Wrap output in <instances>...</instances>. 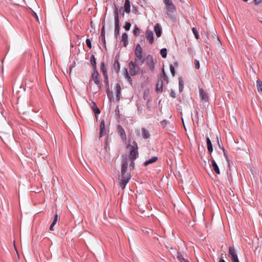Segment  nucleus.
I'll use <instances>...</instances> for the list:
<instances>
[{
	"label": "nucleus",
	"mask_w": 262,
	"mask_h": 262,
	"mask_svg": "<svg viewBox=\"0 0 262 262\" xmlns=\"http://www.w3.org/2000/svg\"><path fill=\"white\" fill-rule=\"evenodd\" d=\"M127 166L128 163L127 159L125 157L122 160L121 169V176L119 178V180L120 181L119 187L121 188L122 190H123L125 188L126 184L128 183L131 178L130 172H127Z\"/></svg>",
	"instance_id": "1"
},
{
	"label": "nucleus",
	"mask_w": 262,
	"mask_h": 262,
	"mask_svg": "<svg viewBox=\"0 0 262 262\" xmlns=\"http://www.w3.org/2000/svg\"><path fill=\"white\" fill-rule=\"evenodd\" d=\"M129 147V158L131 161H134L139 156L138 144L136 141H133L132 145Z\"/></svg>",
	"instance_id": "2"
},
{
	"label": "nucleus",
	"mask_w": 262,
	"mask_h": 262,
	"mask_svg": "<svg viewBox=\"0 0 262 262\" xmlns=\"http://www.w3.org/2000/svg\"><path fill=\"white\" fill-rule=\"evenodd\" d=\"M135 60L136 62L139 64H142L145 61V58L142 55V50L140 45H138L135 51Z\"/></svg>",
	"instance_id": "3"
},
{
	"label": "nucleus",
	"mask_w": 262,
	"mask_h": 262,
	"mask_svg": "<svg viewBox=\"0 0 262 262\" xmlns=\"http://www.w3.org/2000/svg\"><path fill=\"white\" fill-rule=\"evenodd\" d=\"M164 4L166 5L165 13L167 15H170L176 11V8L171 0H164Z\"/></svg>",
	"instance_id": "4"
},
{
	"label": "nucleus",
	"mask_w": 262,
	"mask_h": 262,
	"mask_svg": "<svg viewBox=\"0 0 262 262\" xmlns=\"http://www.w3.org/2000/svg\"><path fill=\"white\" fill-rule=\"evenodd\" d=\"M129 73L132 76H134L137 74L140 70L139 67L137 64L130 61L129 63Z\"/></svg>",
	"instance_id": "5"
},
{
	"label": "nucleus",
	"mask_w": 262,
	"mask_h": 262,
	"mask_svg": "<svg viewBox=\"0 0 262 262\" xmlns=\"http://www.w3.org/2000/svg\"><path fill=\"white\" fill-rule=\"evenodd\" d=\"M91 77L94 83L98 85L99 88L101 87L100 81V75L97 70H94L92 73Z\"/></svg>",
	"instance_id": "6"
},
{
	"label": "nucleus",
	"mask_w": 262,
	"mask_h": 262,
	"mask_svg": "<svg viewBox=\"0 0 262 262\" xmlns=\"http://www.w3.org/2000/svg\"><path fill=\"white\" fill-rule=\"evenodd\" d=\"M200 96L203 102H208L209 100L208 94L203 89H199Z\"/></svg>",
	"instance_id": "7"
},
{
	"label": "nucleus",
	"mask_w": 262,
	"mask_h": 262,
	"mask_svg": "<svg viewBox=\"0 0 262 262\" xmlns=\"http://www.w3.org/2000/svg\"><path fill=\"white\" fill-rule=\"evenodd\" d=\"M118 133L120 136L121 138L124 140H126V136L125 134V132L123 128L120 125L118 126Z\"/></svg>",
	"instance_id": "8"
},
{
	"label": "nucleus",
	"mask_w": 262,
	"mask_h": 262,
	"mask_svg": "<svg viewBox=\"0 0 262 262\" xmlns=\"http://www.w3.org/2000/svg\"><path fill=\"white\" fill-rule=\"evenodd\" d=\"M106 133V129L105 127V122L104 120H102L100 124V133L99 137H102Z\"/></svg>",
	"instance_id": "9"
},
{
	"label": "nucleus",
	"mask_w": 262,
	"mask_h": 262,
	"mask_svg": "<svg viewBox=\"0 0 262 262\" xmlns=\"http://www.w3.org/2000/svg\"><path fill=\"white\" fill-rule=\"evenodd\" d=\"M146 36L150 44L154 42V34L150 30H147L146 31Z\"/></svg>",
	"instance_id": "10"
},
{
	"label": "nucleus",
	"mask_w": 262,
	"mask_h": 262,
	"mask_svg": "<svg viewBox=\"0 0 262 262\" xmlns=\"http://www.w3.org/2000/svg\"><path fill=\"white\" fill-rule=\"evenodd\" d=\"M211 161L213 169L214 171H215V172L216 174H220V169H219V166L217 165L216 162L215 161V160L213 159H212L211 160Z\"/></svg>",
	"instance_id": "11"
},
{
	"label": "nucleus",
	"mask_w": 262,
	"mask_h": 262,
	"mask_svg": "<svg viewBox=\"0 0 262 262\" xmlns=\"http://www.w3.org/2000/svg\"><path fill=\"white\" fill-rule=\"evenodd\" d=\"M206 143H207L208 151L209 152L210 155H211V153L213 151V147H212V145L211 140H210L209 137L206 138Z\"/></svg>",
	"instance_id": "12"
},
{
	"label": "nucleus",
	"mask_w": 262,
	"mask_h": 262,
	"mask_svg": "<svg viewBox=\"0 0 262 262\" xmlns=\"http://www.w3.org/2000/svg\"><path fill=\"white\" fill-rule=\"evenodd\" d=\"M157 160H158V157L156 156H154V157H151V159L145 161L144 162L143 165H144V166H146L149 164H151L153 163L156 162Z\"/></svg>",
	"instance_id": "13"
},
{
	"label": "nucleus",
	"mask_w": 262,
	"mask_h": 262,
	"mask_svg": "<svg viewBox=\"0 0 262 262\" xmlns=\"http://www.w3.org/2000/svg\"><path fill=\"white\" fill-rule=\"evenodd\" d=\"M130 3L129 0H125L124 5V11L127 13H129L130 12Z\"/></svg>",
	"instance_id": "14"
},
{
	"label": "nucleus",
	"mask_w": 262,
	"mask_h": 262,
	"mask_svg": "<svg viewBox=\"0 0 262 262\" xmlns=\"http://www.w3.org/2000/svg\"><path fill=\"white\" fill-rule=\"evenodd\" d=\"M59 217L58 216V214L57 213H56L55 214L54 220L50 227V230H51V231L54 230V226L56 224V223H57V221L59 220Z\"/></svg>",
	"instance_id": "15"
},
{
	"label": "nucleus",
	"mask_w": 262,
	"mask_h": 262,
	"mask_svg": "<svg viewBox=\"0 0 262 262\" xmlns=\"http://www.w3.org/2000/svg\"><path fill=\"white\" fill-rule=\"evenodd\" d=\"M121 42L123 43V46L126 47L128 43V35L126 33L122 34Z\"/></svg>",
	"instance_id": "16"
},
{
	"label": "nucleus",
	"mask_w": 262,
	"mask_h": 262,
	"mask_svg": "<svg viewBox=\"0 0 262 262\" xmlns=\"http://www.w3.org/2000/svg\"><path fill=\"white\" fill-rule=\"evenodd\" d=\"M91 107L95 115H98L100 113L99 108L97 107L95 103L92 102Z\"/></svg>",
	"instance_id": "17"
},
{
	"label": "nucleus",
	"mask_w": 262,
	"mask_h": 262,
	"mask_svg": "<svg viewBox=\"0 0 262 262\" xmlns=\"http://www.w3.org/2000/svg\"><path fill=\"white\" fill-rule=\"evenodd\" d=\"M121 86H120V84L117 83L116 85L115 91L116 93L117 99L118 100H119L120 99V93H121Z\"/></svg>",
	"instance_id": "18"
},
{
	"label": "nucleus",
	"mask_w": 262,
	"mask_h": 262,
	"mask_svg": "<svg viewBox=\"0 0 262 262\" xmlns=\"http://www.w3.org/2000/svg\"><path fill=\"white\" fill-rule=\"evenodd\" d=\"M156 90L157 92L160 93L163 90V82L162 80H158L156 84Z\"/></svg>",
	"instance_id": "19"
},
{
	"label": "nucleus",
	"mask_w": 262,
	"mask_h": 262,
	"mask_svg": "<svg viewBox=\"0 0 262 262\" xmlns=\"http://www.w3.org/2000/svg\"><path fill=\"white\" fill-rule=\"evenodd\" d=\"M155 32L157 37H159L161 35V30L158 24H157L155 26Z\"/></svg>",
	"instance_id": "20"
},
{
	"label": "nucleus",
	"mask_w": 262,
	"mask_h": 262,
	"mask_svg": "<svg viewBox=\"0 0 262 262\" xmlns=\"http://www.w3.org/2000/svg\"><path fill=\"white\" fill-rule=\"evenodd\" d=\"M90 61L91 65L93 67V70H97V66H96V61L95 58V56L94 55H92L90 59Z\"/></svg>",
	"instance_id": "21"
},
{
	"label": "nucleus",
	"mask_w": 262,
	"mask_h": 262,
	"mask_svg": "<svg viewBox=\"0 0 262 262\" xmlns=\"http://www.w3.org/2000/svg\"><path fill=\"white\" fill-rule=\"evenodd\" d=\"M142 137L144 139H148L150 137V134L147 129L145 128L142 129Z\"/></svg>",
	"instance_id": "22"
},
{
	"label": "nucleus",
	"mask_w": 262,
	"mask_h": 262,
	"mask_svg": "<svg viewBox=\"0 0 262 262\" xmlns=\"http://www.w3.org/2000/svg\"><path fill=\"white\" fill-rule=\"evenodd\" d=\"M177 258L180 262H189L184 258L183 254L180 252H177Z\"/></svg>",
	"instance_id": "23"
},
{
	"label": "nucleus",
	"mask_w": 262,
	"mask_h": 262,
	"mask_svg": "<svg viewBox=\"0 0 262 262\" xmlns=\"http://www.w3.org/2000/svg\"><path fill=\"white\" fill-rule=\"evenodd\" d=\"M100 70L102 72L103 76L107 75V70L103 62L100 63Z\"/></svg>",
	"instance_id": "24"
},
{
	"label": "nucleus",
	"mask_w": 262,
	"mask_h": 262,
	"mask_svg": "<svg viewBox=\"0 0 262 262\" xmlns=\"http://www.w3.org/2000/svg\"><path fill=\"white\" fill-rule=\"evenodd\" d=\"M256 86L258 92L262 93V81L260 80L256 81Z\"/></svg>",
	"instance_id": "25"
},
{
	"label": "nucleus",
	"mask_w": 262,
	"mask_h": 262,
	"mask_svg": "<svg viewBox=\"0 0 262 262\" xmlns=\"http://www.w3.org/2000/svg\"><path fill=\"white\" fill-rule=\"evenodd\" d=\"M113 68H114V70L116 72H118V71L120 70V64L117 60H115V62L113 64Z\"/></svg>",
	"instance_id": "26"
},
{
	"label": "nucleus",
	"mask_w": 262,
	"mask_h": 262,
	"mask_svg": "<svg viewBox=\"0 0 262 262\" xmlns=\"http://www.w3.org/2000/svg\"><path fill=\"white\" fill-rule=\"evenodd\" d=\"M228 252L230 256H234V255L236 254L235 250L234 247H229L228 248Z\"/></svg>",
	"instance_id": "27"
},
{
	"label": "nucleus",
	"mask_w": 262,
	"mask_h": 262,
	"mask_svg": "<svg viewBox=\"0 0 262 262\" xmlns=\"http://www.w3.org/2000/svg\"><path fill=\"white\" fill-rule=\"evenodd\" d=\"M115 25H119V14L117 10H116L115 12Z\"/></svg>",
	"instance_id": "28"
},
{
	"label": "nucleus",
	"mask_w": 262,
	"mask_h": 262,
	"mask_svg": "<svg viewBox=\"0 0 262 262\" xmlns=\"http://www.w3.org/2000/svg\"><path fill=\"white\" fill-rule=\"evenodd\" d=\"M120 25H115L114 31V35L116 38H117L119 35Z\"/></svg>",
	"instance_id": "29"
},
{
	"label": "nucleus",
	"mask_w": 262,
	"mask_h": 262,
	"mask_svg": "<svg viewBox=\"0 0 262 262\" xmlns=\"http://www.w3.org/2000/svg\"><path fill=\"white\" fill-rule=\"evenodd\" d=\"M160 54L163 58H166L167 56V50L166 48L162 49L160 51Z\"/></svg>",
	"instance_id": "30"
},
{
	"label": "nucleus",
	"mask_w": 262,
	"mask_h": 262,
	"mask_svg": "<svg viewBox=\"0 0 262 262\" xmlns=\"http://www.w3.org/2000/svg\"><path fill=\"white\" fill-rule=\"evenodd\" d=\"M133 33L135 36L139 35L140 33V30L137 26H135L133 30Z\"/></svg>",
	"instance_id": "31"
},
{
	"label": "nucleus",
	"mask_w": 262,
	"mask_h": 262,
	"mask_svg": "<svg viewBox=\"0 0 262 262\" xmlns=\"http://www.w3.org/2000/svg\"><path fill=\"white\" fill-rule=\"evenodd\" d=\"M104 77V81L106 85V86L108 88L109 81L107 75L103 76Z\"/></svg>",
	"instance_id": "32"
},
{
	"label": "nucleus",
	"mask_w": 262,
	"mask_h": 262,
	"mask_svg": "<svg viewBox=\"0 0 262 262\" xmlns=\"http://www.w3.org/2000/svg\"><path fill=\"white\" fill-rule=\"evenodd\" d=\"M232 262H239L237 254L231 256Z\"/></svg>",
	"instance_id": "33"
},
{
	"label": "nucleus",
	"mask_w": 262,
	"mask_h": 262,
	"mask_svg": "<svg viewBox=\"0 0 262 262\" xmlns=\"http://www.w3.org/2000/svg\"><path fill=\"white\" fill-rule=\"evenodd\" d=\"M216 139H217V144L219 145V148H221L222 150H223V149H225L223 146V144H222L221 141H220L218 137H216Z\"/></svg>",
	"instance_id": "34"
},
{
	"label": "nucleus",
	"mask_w": 262,
	"mask_h": 262,
	"mask_svg": "<svg viewBox=\"0 0 262 262\" xmlns=\"http://www.w3.org/2000/svg\"><path fill=\"white\" fill-rule=\"evenodd\" d=\"M222 150L223 151L224 156L225 158L226 159V160L227 161L228 163L229 164V158H228V155H227V154L226 152L225 149H223V150Z\"/></svg>",
	"instance_id": "35"
},
{
	"label": "nucleus",
	"mask_w": 262,
	"mask_h": 262,
	"mask_svg": "<svg viewBox=\"0 0 262 262\" xmlns=\"http://www.w3.org/2000/svg\"><path fill=\"white\" fill-rule=\"evenodd\" d=\"M179 84L180 91H182L183 89V82L182 80L180 78H179Z\"/></svg>",
	"instance_id": "36"
},
{
	"label": "nucleus",
	"mask_w": 262,
	"mask_h": 262,
	"mask_svg": "<svg viewBox=\"0 0 262 262\" xmlns=\"http://www.w3.org/2000/svg\"><path fill=\"white\" fill-rule=\"evenodd\" d=\"M194 67L195 69H199L200 68V62L199 60L196 59H194Z\"/></svg>",
	"instance_id": "37"
},
{
	"label": "nucleus",
	"mask_w": 262,
	"mask_h": 262,
	"mask_svg": "<svg viewBox=\"0 0 262 262\" xmlns=\"http://www.w3.org/2000/svg\"><path fill=\"white\" fill-rule=\"evenodd\" d=\"M162 75L164 78V80L168 82V78L167 76L166 75V73L164 70V69H162Z\"/></svg>",
	"instance_id": "38"
},
{
	"label": "nucleus",
	"mask_w": 262,
	"mask_h": 262,
	"mask_svg": "<svg viewBox=\"0 0 262 262\" xmlns=\"http://www.w3.org/2000/svg\"><path fill=\"white\" fill-rule=\"evenodd\" d=\"M130 27H131V24L129 23H128V22H126L125 23V26H124V29L126 31H128L130 29Z\"/></svg>",
	"instance_id": "39"
},
{
	"label": "nucleus",
	"mask_w": 262,
	"mask_h": 262,
	"mask_svg": "<svg viewBox=\"0 0 262 262\" xmlns=\"http://www.w3.org/2000/svg\"><path fill=\"white\" fill-rule=\"evenodd\" d=\"M169 68L172 75L174 76L175 75V70L174 67L172 64H170Z\"/></svg>",
	"instance_id": "40"
},
{
	"label": "nucleus",
	"mask_w": 262,
	"mask_h": 262,
	"mask_svg": "<svg viewBox=\"0 0 262 262\" xmlns=\"http://www.w3.org/2000/svg\"><path fill=\"white\" fill-rule=\"evenodd\" d=\"M192 32L193 33V34H194L195 38L196 39H198L199 38V35H198V33L196 29L195 28H193L192 29Z\"/></svg>",
	"instance_id": "41"
},
{
	"label": "nucleus",
	"mask_w": 262,
	"mask_h": 262,
	"mask_svg": "<svg viewBox=\"0 0 262 262\" xmlns=\"http://www.w3.org/2000/svg\"><path fill=\"white\" fill-rule=\"evenodd\" d=\"M161 123L162 127L163 128H165L168 124V121H166V120H163L161 121Z\"/></svg>",
	"instance_id": "42"
},
{
	"label": "nucleus",
	"mask_w": 262,
	"mask_h": 262,
	"mask_svg": "<svg viewBox=\"0 0 262 262\" xmlns=\"http://www.w3.org/2000/svg\"><path fill=\"white\" fill-rule=\"evenodd\" d=\"M125 77H126V78L128 79V80L130 82H131V81H132V78H131V77L129 76V75H128L127 69H125Z\"/></svg>",
	"instance_id": "43"
},
{
	"label": "nucleus",
	"mask_w": 262,
	"mask_h": 262,
	"mask_svg": "<svg viewBox=\"0 0 262 262\" xmlns=\"http://www.w3.org/2000/svg\"><path fill=\"white\" fill-rule=\"evenodd\" d=\"M86 44L87 46L90 49L92 48L91 41L90 40V39H86Z\"/></svg>",
	"instance_id": "44"
},
{
	"label": "nucleus",
	"mask_w": 262,
	"mask_h": 262,
	"mask_svg": "<svg viewBox=\"0 0 262 262\" xmlns=\"http://www.w3.org/2000/svg\"><path fill=\"white\" fill-rule=\"evenodd\" d=\"M135 166V163L134 162V161H132L129 164V168L130 169H134Z\"/></svg>",
	"instance_id": "45"
},
{
	"label": "nucleus",
	"mask_w": 262,
	"mask_h": 262,
	"mask_svg": "<svg viewBox=\"0 0 262 262\" xmlns=\"http://www.w3.org/2000/svg\"><path fill=\"white\" fill-rule=\"evenodd\" d=\"M101 36L102 37L105 36L104 27H103L101 31Z\"/></svg>",
	"instance_id": "46"
},
{
	"label": "nucleus",
	"mask_w": 262,
	"mask_h": 262,
	"mask_svg": "<svg viewBox=\"0 0 262 262\" xmlns=\"http://www.w3.org/2000/svg\"><path fill=\"white\" fill-rule=\"evenodd\" d=\"M262 2V0H254V3L256 5H258Z\"/></svg>",
	"instance_id": "47"
},
{
	"label": "nucleus",
	"mask_w": 262,
	"mask_h": 262,
	"mask_svg": "<svg viewBox=\"0 0 262 262\" xmlns=\"http://www.w3.org/2000/svg\"><path fill=\"white\" fill-rule=\"evenodd\" d=\"M170 96L172 97V98H175L176 97V94L175 93L173 92V91H171V93H170Z\"/></svg>",
	"instance_id": "48"
},
{
	"label": "nucleus",
	"mask_w": 262,
	"mask_h": 262,
	"mask_svg": "<svg viewBox=\"0 0 262 262\" xmlns=\"http://www.w3.org/2000/svg\"><path fill=\"white\" fill-rule=\"evenodd\" d=\"M111 94H112V93H111V92L110 91L109 89L108 88V89H107V96H108V97H111Z\"/></svg>",
	"instance_id": "49"
},
{
	"label": "nucleus",
	"mask_w": 262,
	"mask_h": 262,
	"mask_svg": "<svg viewBox=\"0 0 262 262\" xmlns=\"http://www.w3.org/2000/svg\"><path fill=\"white\" fill-rule=\"evenodd\" d=\"M154 62L152 61L151 64L149 65V68L150 70H152L154 69Z\"/></svg>",
	"instance_id": "50"
},
{
	"label": "nucleus",
	"mask_w": 262,
	"mask_h": 262,
	"mask_svg": "<svg viewBox=\"0 0 262 262\" xmlns=\"http://www.w3.org/2000/svg\"><path fill=\"white\" fill-rule=\"evenodd\" d=\"M181 119H182V121L184 127L185 129H186V127H185V123H184V118L183 117H182Z\"/></svg>",
	"instance_id": "51"
},
{
	"label": "nucleus",
	"mask_w": 262,
	"mask_h": 262,
	"mask_svg": "<svg viewBox=\"0 0 262 262\" xmlns=\"http://www.w3.org/2000/svg\"><path fill=\"white\" fill-rule=\"evenodd\" d=\"M102 37V41H103L104 44H105V36Z\"/></svg>",
	"instance_id": "52"
},
{
	"label": "nucleus",
	"mask_w": 262,
	"mask_h": 262,
	"mask_svg": "<svg viewBox=\"0 0 262 262\" xmlns=\"http://www.w3.org/2000/svg\"><path fill=\"white\" fill-rule=\"evenodd\" d=\"M34 14L36 17V18L37 19V21H38V16H37L36 14L34 12Z\"/></svg>",
	"instance_id": "53"
},
{
	"label": "nucleus",
	"mask_w": 262,
	"mask_h": 262,
	"mask_svg": "<svg viewBox=\"0 0 262 262\" xmlns=\"http://www.w3.org/2000/svg\"><path fill=\"white\" fill-rule=\"evenodd\" d=\"M139 207L141 209H142L143 210L144 208L142 207L141 205V204H139Z\"/></svg>",
	"instance_id": "54"
},
{
	"label": "nucleus",
	"mask_w": 262,
	"mask_h": 262,
	"mask_svg": "<svg viewBox=\"0 0 262 262\" xmlns=\"http://www.w3.org/2000/svg\"><path fill=\"white\" fill-rule=\"evenodd\" d=\"M219 262H226L223 259H221Z\"/></svg>",
	"instance_id": "55"
},
{
	"label": "nucleus",
	"mask_w": 262,
	"mask_h": 262,
	"mask_svg": "<svg viewBox=\"0 0 262 262\" xmlns=\"http://www.w3.org/2000/svg\"><path fill=\"white\" fill-rule=\"evenodd\" d=\"M232 118H233V120H234L235 121H236V120L235 116H232Z\"/></svg>",
	"instance_id": "56"
},
{
	"label": "nucleus",
	"mask_w": 262,
	"mask_h": 262,
	"mask_svg": "<svg viewBox=\"0 0 262 262\" xmlns=\"http://www.w3.org/2000/svg\"><path fill=\"white\" fill-rule=\"evenodd\" d=\"M96 116V120L97 121V120H98V116Z\"/></svg>",
	"instance_id": "57"
},
{
	"label": "nucleus",
	"mask_w": 262,
	"mask_h": 262,
	"mask_svg": "<svg viewBox=\"0 0 262 262\" xmlns=\"http://www.w3.org/2000/svg\"><path fill=\"white\" fill-rule=\"evenodd\" d=\"M243 1H244V2H247L248 1V0H243Z\"/></svg>",
	"instance_id": "58"
},
{
	"label": "nucleus",
	"mask_w": 262,
	"mask_h": 262,
	"mask_svg": "<svg viewBox=\"0 0 262 262\" xmlns=\"http://www.w3.org/2000/svg\"><path fill=\"white\" fill-rule=\"evenodd\" d=\"M260 23L262 24V21H260Z\"/></svg>",
	"instance_id": "59"
}]
</instances>
